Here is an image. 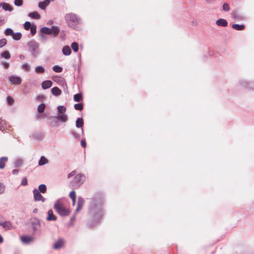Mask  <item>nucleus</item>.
<instances>
[{
	"label": "nucleus",
	"mask_w": 254,
	"mask_h": 254,
	"mask_svg": "<svg viewBox=\"0 0 254 254\" xmlns=\"http://www.w3.org/2000/svg\"><path fill=\"white\" fill-rule=\"evenodd\" d=\"M90 210L94 220L96 221L100 220L102 218L103 211L102 203L101 201L96 202V201H93L92 205L90 208Z\"/></svg>",
	"instance_id": "nucleus-1"
},
{
	"label": "nucleus",
	"mask_w": 254,
	"mask_h": 254,
	"mask_svg": "<svg viewBox=\"0 0 254 254\" xmlns=\"http://www.w3.org/2000/svg\"><path fill=\"white\" fill-rule=\"evenodd\" d=\"M54 208L62 216H67L70 213V210L65 206L61 199H58L56 201Z\"/></svg>",
	"instance_id": "nucleus-2"
},
{
	"label": "nucleus",
	"mask_w": 254,
	"mask_h": 254,
	"mask_svg": "<svg viewBox=\"0 0 254 254\" xmlns=\"http://www.w3.org/2000/svg\"><path fill=\"white\" fill-rule=\"evenodd\" d=\"M65 19L68 25L74 29L77 27L80 22L79 17L73 13L66 14Z\"/></svg>",
	"instance_id": "nucleus-3"
},
{
	"label": "nucleus",
	"mask_w": 254,
	"mask_h": 254,
	"mask_svg": "<svg viewBox=\"0 0 254 254\" xmlns=\"http://www.w3.org/2000/svg\"><path fill=\"white\" fill-rule=\"evenodd\" d=\"M60 31V28L57 26H53L52 27V28L44 27L40 29V32L42 34L52 35L54 37H57L58 36Z\"/></svg>",
	"instance_id": "nucleus-4"
},
{
	"label": "nucleus",
	"mask_w": 254,
	"mask_h": 254,
	"mask_svg": "<svg viewBox=\"0 0 254 254\" xmlns=\"http://www.w3.org/2000/svg\"><path fill=\"white\" fill-rule=\"evenodd\" d=\"M29 50L34 56H37L39 53V44L34 40H31L27 44Z\"/></svg>",
	"instance_id": "nucleus-5"
},
{
	"label": "nucleus",
	"mask_w": 254,
	"mask_h": 254,
	"mask_svg": "<svg viewBox=\"0 0 254 254\" xmlns=\"http://www.w3.org/2000/svg\"><path fill=\"white\" fill-rule=\"evenodd\" d=\"M85 178V176L84 174L81 173L77 174L72 182L73 186L78 188L84 183Z\"/></svg>",
	"instance_id": "nucleus-6"
},
{
	"label": "nucleus",
	"mask_w": 254,
	"mask_h": 254,
	"mask_svg": "<svg viewBox=\"0 0 254 254\" xmlns=\"http://www.w3.org/2000/svg\"><path fill=\"white\" fill-rule=\"evenodd\" d=\"M31 224L33 230V232L35 234L37 233H40L41 232V221L40 220L37 218H33L31 222Z\"/></svg>",
	"instance_id": "nucleus-7"
},
{
	"label": "nucleus",
	"mask_w": 254,
	"mask_h": 254,
	"mask_svg": "<svg viewBox=\"0 0 254 254\" xmlns=\"http://www.w3.org/2000/svg\"><path fill=\"white\" fill-rule=\"evenodd\" d=\"M8 79L12 85H19L22 82L21 78L16 75H11L9 77Z\"/></svg>",
	"instance_id": "nucleus-8"
},
{
	"label": "nucleus",
	"mask_w": 254,
	"mask_h": 254,
	"mask_svg": "<svg viewBox=\"0 0 254 254\" xmlns=\"http://www.w3.org/2000/svg\"><path fill=\"white\" fill-rule=\"evenodd\" d=\"M33 192L34 195V199L35 201H41L42 202H44L45 201V198L41 195V194L37 189H34L33 190Z\"/></svg>",
	"instance_id": "nucleus-9"
},
{
	"label": "nucleus",
	"mask_w": 254,
	"mask_h": 254,
	"mask_svg": "<svg viewBox=\"0 0 254 254\" xmlns=\"http://www.w3.org/2000/svg\"><path fill=\"white\" fill-rule=\"evenodd\" d=\"M231 16L235 20H243L245 19L244 14L236 10L232 12Z\"/></svg>",
	"instance_id": "nucleus-10"
},
{
	"label": "nucleus",
	"mask_w": 254,
	"mask_h": 254,
	"mask_svg": "<svg viewBox=\"0 0 254 254\" xmlns=\"http://www.w3.org/2000/svg\"><path fill=\"white\" fill-rule=\"evenodd\" d=\"M84 200L81 196H78L77 204V208L75 210V213H77L83 207L84 204Z\"/></svg>",
	"instance_id": "nucleus-11"
},
{
	"label": "nucleus",
	"mask_w": 254,
	"mask_h": 254,
	"mask_svg": "<svg viewBox=\"0 0 254 254\" xmlns=\"http://www.w3.org/2000/svg\"><path fill=\"white\" fill-rule=\"evenodd\" d=\"M57 219V216L54 214L53 211L52 209H50L48 211V217L46 220L48 221H56Z\"/></svg>",
	"instance_id": "nucleus-12"
},
{
	"label": "nucleus",
	"mask_w": 254,
	"mask_h": 254,
	"mask_svg": "<svg viewBox=\"0 0 254 254\" xmlns=\"http://www.w3.org/2000/svg\"><path fill=\"white\" fill-rule=\"evenodd\" d=\"M55 118L61 122L65 123L68 120V116L66 114H59Z\"/></svg>",
	"instance_id": "nucleus-13"
},
{
	"label": "nucleus",
	"mask_w": 254,
	"mask_h": 254,
	"mask_svg": "<svg viewBox=\"0 0 254 254\" xmlns=\"http://www.w3.org/2000/svg\"><path fill=\"white\" fill-rule=\"evenodd\" d=\"M0 225L5 230H9L12 227V224L9 221H1L0 222Z\"/></svg>",
	"instance_id": "nucleus-14"
},
{
	"label": "nucleus",
	"mask_w": 254,
	"mask_h": 254,
	"mask_svg": "<svg viewBox=\"0 0 254 254\" xmlns=\"http://www.w3.org/2000/svg\"><path fill=\"white\" fill-rule=\"evenodd\" d=\"M52 85V82L51 80H46L43 81L42 84V88L43 89H47L50 88Z\"/></svg>",
	"instance_id": "nucleus-15"
},
{
	"label": "nucleus",
	"mask_w": 254,
	"mask_h": 254,
	"mask_svg": "<svg viewBox=\"0 0 254 254\" xmlns=\"http://www.w3.org/2000/svg\"><path fill=\"white\" fill-rule=\"evenodd\" d=\"M51 93L54 96H58L62 94V91L58 87H54L51 89Z\"/></svg>",
	"instance_id": "nucleus-16"
},
{
	"label": "nucleus",
	"mask_w": 254,
	"mask_h": 254,
	"mask_svg": "<svg viewBox=\"0 0 254 254\" xmlns=\"http://www.w3.org/2000/svg\"><path fill=\"white\" fill-rule=\"evenodd\" d=\"M50 2V0H45L43 1L40 2L38 4V6L41 9L44 10L49 4Z\"/></svg>",
	"instance_id": "nucleus-17"
},
{
	"label": "nucleus",
	"mask_w": 254,
	"mask_h": 254,
	"mask_svg": "<svg viewBox=\"0 0 254 254\" xmlns=\"http://www.w3.org/2000/svg\"><path fill=\"white\" fill-rule=\"evenodd\" d=\"M216 24L218 26L226 27L228 25V22L225 19L223 18H220L216 21Z\"/></svg>",
	"instance_id": "nucleus-18"
},
{
	"label": "nucleus",
	"mask_w": 254,
	"mask_h": 254,
	"mask_svg": "<svg viewBox=\"0 0 254 254\" xmlns=\"http://www.w3.org/2000/svg\"><path fill=\"white\" fill-rule=\"evenodd\" d=\"M64 245V241L62 239H59L57 242H55L54 245V248L58 250L61 248Z\"/></svg>",
	"instance_id": "nucleus-19"
},
{
	"label": "nucleus",
	"mask_w": 254,
	"mask_h": 254,
	"mask_svg": "<svg viewBox=\"0 0 254 254\" xmlns=\"http://www.w3.org/2000/svg\"><path fill=\"white\" fill-rule=\"evenodd\" d=\"M62 53L65 56H69L71 54V51L68 46H65L62 49Z\"/></svg>",
	"instance_id": "nucleus-20"
},
{
	"label": "nucleus",
	"mask_w": 254,
	"mask_h": 254,
	"mask_svg": "<svg viewBox=\"0 0 254 254\" xmlns=\"http://www.w3.org/2000/svg\"><path fill=\"white\" fill-rule=\"evenodd\" d=\"M8 161L7 157H2L0 158V169H2L5 166V163Z\"/></svg>",
	"instance_id": "nucleus-21"
},
{
	"label": "nucleus",
	"mask_w": 254,
	"mask_h": 254,
	"mask_svg": "<svg viewBox=\"0 0 254 254\" xmlns=\"http://www.w3.org/2000/svg\"><path fill=\"white\" fill-rule=\"evenodd\" d=\"M21 241L24 244H28L33 241V238L30 236H22L21 237Z\"/></svg>",
	"instance_id": "nucleus-22"
},
{
	"label": "nucleus",
	"mask_w": 254,
	"mask_h": 254,
	"mask_svg": "<svg viewBox=\"0 0 254 254\" xmlns=\"http://www.w3.org/2000/svg\"><path fill=\"white\" fill-rule=\"evenodd\" d=\"M28 16L32 18L35 19H39L40 18V15L36 11L32 12L28 14Z\"/></svg>",
	"instance_id": "nucleus-23"
},
{
	"label": "nucleus",
	"mask_w": 254,
	"mask_h": 254,
	"mask_svg": "<svg viewBox=\"0 0 254 254\" xmlns=\"http://www.w3.org/2000/svg\"><path fill=\"white\" fill-rule=\"evenodd\" d=\"M243 86L245 88H249L252 90H254V84L249 83L247 81H243L242 82Z\"/></svg>",
	"instance_id": "nucleus-24"
},
{
	"label": "nucleus",
	"mask_w": 254,
	"mask_h": 254,
	"mask_svg": "<svg viewBox=\"0 0 254 254\" xmlns=\"http://www.w3.org/2000/svg\"><path fill=\"white\" fill-rule=\"evenodd\" d=\"M45 71L44 67L41 65H38L35 67V71L37 73H43Z\"/></svg>",
	"instance_id": "nucleus-25"
},
{
	"label": "nucleus",
	"mask_w": 254,
	"mask_h": 254,
	"mask_svg": "<svg viewBox=\"0 0 254 254\" xmlns=\"http://www.w3.org/2000/svg\"><path fill=\"white\" fill-rule=\"evenodd\" d=\"M0 129L2 132H6L7 131H10L11 130V127L9 125H7L5 122V124H4Z\"/></svg>",
	"instance_id": "nucleus-26"
},
{
	"label": "nucleus",
	"mask_w": 254,
	"mask_h": 254,
	"mask_svg": "<svg viewBox=\"0 0 254 254\" xmlns=\"http://www.w3.org/2000/svg\"><path fill=\"white\" fill-rule=\"evenodd\" d=\"M232 28L236 30H243L245 28L244 25H240L238 24H234L232 26Z\"/></svg>",
	"instance_id": "nucleus-27"
},
{
	"label": "nucleus",
	"mask_w": 254,
	"mask_h": 254,
	"mask_svg": "<svg viewBox=\"0 0 254 254\" xmlns=\"http://www.w3.org/2000/svg\"><path fill=\"white\" fill-rule=\"evenodd\" d=\"M48 163V160L47 158H46L44 156H42L40 158V160L38 162V165L39 166L44 165Z\"/></svg>",
	"instance_id": "nucleus-28"
},
{
	"label": "nucleus",
	"mask_w": 254,
	"mask_h": 254,
	"mask_svg": "<svg viewBox=\"0 0 254 254\" xmlns=\"http://www.w3.org/2000/svg\"><path fill=\"white\" fill-rule=\"evenodd\" d=\"M2 7L5 11H11L13 9L11 5L7 3L2 4Z\"/></svg>",
	"instance_id": "nucleus-29"
},
{
	"label": "nucleus",
	"mask_w": 254,
	"mask_h": 254,
	"mask_svg": "<svg viewBox=\"0 0 254 254\" xmlns=\"http://www.w3.org/2000/svg\"><path fill=\"white\" fill-rule=\"evenodd\" d=\"M83 124V119L81 118H79L76 120L75 126L78 128L82 127Z\"/></svg>",
	"instance_id": "nucleus-30"
},
{
	"label": "nucleus",
	"mask_w": 254,
	"mask_h": 254,
	"mask_svg": "<svg viewBox=\"0 0 254 254\" xmlns=\"http://www.w3.org/2000/svg\"><path fill=\"white\" fill-rule=\"evenodd\" d=\"M21 37L22 34L20 32L14 33L12 36L13 39L16 41L19 40L21 38Z\"/></svg>",
	"instance_id": "nucleus-31"
},
{
	"label": "nucleus",
	"mask_w": 254,
	"mask_h": 254,
	"mask_svg": "<svg viewBox=\"0 0 254 254\" xmlns=\"http://www.w3.org/2000/svg\"><path fill=\"white\" fill-rule=\"evenodd\" d=\"M0 57L2 58L5 59H9L10 58V55L8 51H6L2 52L0 54Z\"/></svg>",
	"instance_id": "nucleus-32"
},
{
	"label": "nucleus",
	"mask_w": 254,
	"mask_h": 254,
	"mask_svg": "<svg viewBox=\"0 0 254 254\" xmlns=\"http://www.w3.org/2000/svg\"><path fill=\"white\" fill-rule=\"evenodd\" d=\"M38 189H39L38 190L39 192L44 193L46 192L47 187L45 185L41 184V185H39Z\"/></svg>",
	"instance_id": "nucleus-33"
},
{
	"label": "nucleus",
	"mask_w": 254,
	"mask_h": 254,
	"mask_svg": "<svg viewBox=\"0 0 254 254\" xmlns=\"http://www.w3.org/2000/svg\"><path fill=\"white\" fill-rule=\"evenodd\" d=\"M4 33V34L6 36H12V35L14 34V32H13V30L11 28H6L5 30Z\"/></svg>",
	"instance_id": "nucleus-34"
},
{
	"label": "nucleus",
	"mask_w": 254,
	"mask_h": 254,
	"mask_svg": "<svg viewBox=\"0 0 254 254\" xmlns=\"http://www.w3.org/2000/svg\"><path fill=\"white\" fill-rule=\"evenodd\" d=\"M22 164H23L22 160H21V159H19V158L16 159L14 162L15 167H20L22 165Z\"/></svg>",
	"instance_id": "nucleus-35"
},
{
	"label": "nucleus",
	"mask_w": 254,
	"mask_h": 254,
	"mask_svg": "<svg viewBox=\"0 0 254 254\" xmlns=\"http://www.w3.org/2000/svg\"><path fill=\"white\" fill-rule=\"evenodd\" d=\"M45 105L44 103H42L38 106L37 111L40 113L44 112L45 109Z\"/></svg>",
	"instance_id": "nucleus-36"
},
{
	"label": "nucleus",
	"mask_w": 254,
	"mask_h": 254,
	"mask_svg": "<svg viewBox=\"0 0 254 254\" xmlns=\"http://www.w3.org/2000/svg\"><path fill=\"white\" fill-rule=\"evenodd\" d=\"M58 111L61 114H64V113L66 111V108L64 106H59L57 107Z\"/></svg>",
	"instance_id": "nucleus-37"
},
{
	"label": "nucleus",
	"mask_w": 254,
	"mask_h": 254,
	"mask_svg": "<svg viewBox=\"0 0 254 254\" xmlns=\"http://www.w3.org/2000/svg\"><path fill=\"white\" fill-rule=\"evenodd\" d=\"M82 99V94L80 93H77L75 94L73 96V99L75 101L79 102Z\"/></svg>",
	"instance_id": "nucleus-38"
},
{
	"label": "nucleus",
	"mask_w": 254,
	"mask_h": 254,
	"mask_svg": "<svg viewBox=\"0 0 254 254\" xmlns=\"http://www.w3.org/2000/svg\"><path fill=\"white\" fill-rule=\"evenodd\" d=\"M71 47L74 52H76L78 51L79 47L77 43L73 42L71 44Z\"/></svg>",
	"instance_id": "nucleus-39"
},
{
	"label": "nucleus",
	"mask_w": 254,
	"mask_h": 254,
	"mask_svg": "<svg viewBox=\"0 0 254 254\" xmlns=\"http://www.w3.org/2000/svg\"><path fill=\"white\" fill-rule=\"evenodd\" d=\"M53 70L56 72H61L63 71V68L59 65H54L53 67Z\"/></svg>",
	"instance_id": "nucleus-40"
},
{
	"label": "nucleus",
	"mask_w": 254,
	"mask_h": 254,
	"mask_svg": "<svg viewBox=\"0 0 254 254\" xmlns=\"http://www.w3.org/2000/svg\"><path fill=\"white\" fill-rule=\"evenodd\" d=\"M74 108L76 110H79L81 111L83 109V105L81 103L79 104H75L74 105Z\"/></svg>",
	"instance_id": "nucleus-41"
},
{
	"label": "nucleus",
	"mask_w": 254,
	"mask_h": 254,
	"mask_svg": "<svg viewBox=\"0 0 254 254\" xmlns=\"http://www.w3.org/2000/svg\"><path fill=\"white\" fill-rule=\"evenodd\" d=\"M32 26L31 23L29 21H26L24 24V29L26 30L30 29Z\"/></svg>",
	"instance_id": "nucleus-42"
},
{
	"label": "nucleus",
	"mask_w": 254,
	"mask_h": 254,
	"mask_svg": "<svg viewBox=\"0 0 254 254\" xmlns=\"http://www.w3.org/2000/svg\"><path fill=\"white\" fill-rule=\"evenodd\" d=\"M7 43V40L5 38L0 39V48L4 46Z\"/></svg>",
	"instance_id": "nucleus-43"
},
{
	"label": "nucleus",
	"mask_w": 254,
	"mask_h": 254,
	"mask_svg": "<svg viewBox=\"0 0 254 254\" xmlns=\"http://www.w3.org/2000/svg\"><path fill=\"white\" fill-rule=\"evenodd\" d=\"M6 101L8 104L9 105H12L14 103V99L11 96H8L6 98Z\"/></svg>",
	"instance_id": "nucleus-44"
},
{
	"label": "nucleus",
	"mask_w": 254,
	"mask_h": 254,
	"mask_svg": "<svg viewBox=\"0 0 254 254\" xmlns=\"http://www.w3.org/2000/svg\"><path fill=\"white\" fill-rule=\"evenodd\" d=\"M69 196L71 199H76L75 191L74 190H72L71 191H70L69 194Z\"/></svg>",
	"instance_id": "nucleus-45"
},
{
	"label": "nucleus",
	"mask_w": 254,
	"mask_h": 254,
	"mask_svg": "<svg viewBox=\"0 0 254 254\" xmlns=\"http://www.w3.org/2000/svg\"><path fill=\"white\" fill-rule=\"evenodd\" d=\"M14 3L16 6H20L23 4V0H15Z\"/></svg>",
	"instance_id": "nucleus-46"
},
{
	"label": "nucleus",
	"mask_w": 254,
	"mask_h": 254,
	"mask_svg": "<svg viewBox=\"0 0 254 254\" xmlns=\"http://www.w3.org/2000/svg\"><path fill=\"white\" fill-rule=\"evenodd\" d=\"M30 29L32 35H34L36 34V26L35 25H32V27L30 28Z\"/></svg>",
	"instance_id": "nucleus-47"
},
{
	"label": "nucleus",
	"mask_w": 254,
	"mask_h": 254,
	"mask_svg": "<svg viewBox=\"0 0 254 254\" xmlns=\"http://www.w3.org/2000/svg\"><path fill=\"white\" fill-rule=\"evenodd\" d=\"M223 9L225 11H228L230 10V6L227 3H224L223 5Z\"/></svg>",
	"instance_id": "nucleus-48"
},
{
	"label": "nucleus",
	"mask_w": 254,
	"mask_h": 254,
	"mask_svg": "<svg viewBox=\"0 0 254 254\" xmlns=\"http://www.w3.org/2000/svg\"><path fill=\"white\" fill-rule=\"evenodd\" d=\"M5 190V186L1 182H0V194H2L4 193Z\"/></svg>",
	"instance_id": "nucleus-49"
},
{
	"label": "nucleus",
	"mask_w": 254,
	"mask_h": 254,
	"mask_svg": "<svg viewBox=\"0 0 254 254\" xmlns=\"http://www.w3.org/2000/svg\"><path fill=\"white\" fill-rule=\"evenodd\" d=\"M22 68L26 71H29L30 70V66L27 64H24L22 65Z\"/></svg>",
	"instance_id": "nucleus-50"
},
{
	"label": "nucleus",
	"mask_w": 254,
	"mask_h": 254,
	"mask_svg": "<svg viewBox=\"0 0 254 254\" xmlns=\"http://www.w3.org/2000/svg\"><path fill=\"white\" fill-rule=\"evenodd\" d=\"M28 182L26 178L24 177L22 179L21 181V185L23 186H25L27 185Z\"/></svg>",
	"instance_id": "nucleus-51"
},
{
	"label": "nucleus",
	"mask_w": 254,
	"mask_h": 254,
	"mask_svg": "<svg viewBox=\"0 0 254 254\" xmlns=\"http://www.w3.org/2000/svg\"><path fill=\"white\" fill-rule=\"evenodd\" d=\"M2 65L3 66L4 68L7 69L9 68V64L6 62H3L2 63Z\"/></svg>",
	"instance_id": "nucleus-52"
},
{
	"label": "nucleus",
	"mask_w": 254,
	"mask_h": 254,
	"mask_svg": "<svg viewBox=\"0 0 254 254\" xmlns=\"http://www.w3.org/2000/svg\"><path fill=\"white\" fill-rule=\"evenodd\" d=\"M76 173V170H73L71 173H70L67 176V178L69 179L71 177L73 176Z\"/></svg>",
	"instance_id": "nucleus-53"
},
{
	"label": "nucleus",
	"mask_w": 254,
	"mask_h": 254,
	"mask_svg": "<svg viewBox=\"0 0 254 254\" xmlns=\"http://www.w3.org/2000/svg\"><path fill=\"white\" fill-rule=\"evenodd\" d=\"M81 145L83 148H85L86 147V141H85V140L82 139L81 141Z\"/></svg>",
	"instance_id": "nucleus-54"
},
{
	"label": "nucleus",
	"mask_w": 254,
	"mask_h": 254,
	"mask_svg": "<svg viewBox=\"0 0 254 254\" xmlns=\"http://www.w3.org/2000/svg\"><path fill=\"white\" fill-rule=\"evenodd\" d=\"M19 172V170H17V169H14L13 171H12V174L13 175H17L18 173Z\"/></svg>",
	"instance_id": "nucleus-55"
},
{
	"label": "nucleus",
	"mask_w": 254,
	"mask_h": 254,
	"mask_svg": "<svg viewBox=\"0 0 254 254\" xmlns=\"http://www.w3.org/2000/svg\"><path fill=\"white\" fill-rule=\"evenodd\" d=\"M76 213H75L73 216H72L70 218V221L71 222H74V220H75V214Z\"/></svg>",
	"instance_id": "nucleus-56"
},
{
	"label": "nucleus",
	"mask_w": 254,
	"mask_h": 254,
	"mask_svg": "<svg viewBox=\"0 0 254 254\" xmlns=\"http://www.w3.org/2000/svg\"><path fill=\"white\" fill-rule=\"evenodd\" d=\"M1 123H0V128L3 127L2 126L5 124V121L4 120H1V122H0Z\"/></svg>",
	"instance_id": "nucleus-57"
},
{
	"label": "nucleus",
	"mask_w": 254,
	"mask_h": 254,
	"mask_svg": "<svg viewBox=\"0 0 254 254\" xmlns=\"http://www.w3.org/2000/svg\"><path fill=\"white\" fill-rule=\"evenodd\" d=\"M19 58L21 60H23L25 59V56L23 55H19Z\"/></svg>",
	"instance_id": "nucleus-58"
},
{
	"label": "nucleus",
	"mask_w": 254,
	"mask_h": 254,
	"mask_svg": "<svg viewBox=\"0 0 254 254\" xmlns=\"http://www.w3.org/2000/svg\"><path fill=\"white\" fill-rule=\"evenodd\" d=\"M37 98L39 100H43L44 98V96L43 95H40L37 97Z\"/></svg>",
	"instance_id": "nucleus-59"
},
{
	"label": "nucleus",
	"mask_w": 254,
	"mask_h": 254,
	"mask_svg": "<svg viewBox=\"0 0 254 254\" xmlns=\"http://www.w3.org/2000/svg\"><path fill=\"white\" fill-rule=\"evenodd\" d=\"M72 133L75 138H77L78 137V135L76 133L72 132Z\"/></svg>",
	"instance_id": "nucleus-60"
},
{
	"label": "nucleus",
	"mask_w": 254,
	"mask_h": 254,
	"mask_svg": "<svg viewBox=\"0 0 254 254\" xmlns=\"http://www.w3.org/2000/svg\"><path fill=\"white\" fill-rule=\"evenodd\" d=\"M3 241L2 237L0 235V244L2 243Z\"/></svg>",
	"instance_id": "nucleus-61"
},
{
	"label": "nucleus",
	"mask_w": 254,
	"mask_h": 254,
	"mask_svg": "<svg viewBox=\"0 0 254 254\" xmlns=\"http://www.w3.org/2000/svg\"><path fill=\"white\" fill-rule=\"evenodd\" d=\"M72 202V205L74 206L75 204L76 199H71Z\"/></svg>",
	"instance_id": "nucleus-62"
},
{
	"label": "nucleus",
	"mask_w": 254,
	"mask_h": 254,
	"mask_svg": "<svg viewBox=\"0 0 254 254\" xmlns=\"http://www.w3.org/2000/svg\"><path fill=\"white\" fill-rule=\"evenodd\" d=\"M206 1L208 3H210L212 2L213 1V0H206Z\"/></svg>",
	"instance_id": "nucleus-63"
},
{
	"label": "nucleus",
	"mask_w": 254,
	"mask_h": 254,
	"mask_svg": "<svg viewBox=\"0 0 254 254\" xmlns=\"http://www.w3.org/2000/svg\"><path fill=\"white\" fill-rule=\"evenodd\" d=\"M41 37H42V38H44V39H45V38H45V36L43 34H41Z\"/></svg>",
	"instance_id": "nucleus-64"
}]
</instances>
